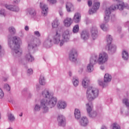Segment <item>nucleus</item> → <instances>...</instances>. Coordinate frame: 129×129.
Here are the masks:
<instances>
[{"instance_id":"obj_38","label":"nucleus","mask_w":129,"mask_h":129,"mask_svg":"<svg viewBox=\"0 0 129 129\" xmlns=\"http://www.w3.org/2000/svg\"><path fill=\"white\" fill-rule=\"evenodd\" d=\"M50 4H52V5L54 4H56L57 3L56 0H47Z\"/></svg>"},{"instance_id":"obj_7","label":"nucleus","mask_w":129,"mask_h":129,"mask_svg":"<svg viewBox=\"0 0 129 129\" xmlns=\"http://www.w3.org/2000/svg\"><path fill=\"white\" fill-rule=\"evenodd\" d=\"M107 46H106V50L108 51H115L116 50V46L115 45H112L111 44V42H112V38H111V35H108L107 36Z\"/></svg>"},{"instance_id":"obj_14","label":"nucleus","mask_w":129,"mask_h":129,"mask_svg":"<svg viewBox=\"0 0 129 129\" xmlns=\"http://www.w3.org/2000/svg\"><path fill=\"white\" fill-rule=\"evenodd\" d=\"M67 106V104L64 101H59L57 103V107L59 109H64Z\"/></svg>"},{"instance_id":"obj_10","label":"nucleus","mask_w":129,"mask_h":129,"mask_svg":"<svg viewBox=\"0 0 129 129\" xmlns=\"http://www.w3.org/2000/svg\"><path fill=\"white\" fill-rule=\"evenodd\" d=\"M77 57V52L75 49L71 50L69 54V59L71 61H76V57Z\"/></svg>"},{"instance_id":"obj_41","label":"nucleus","mask_w":129,"mask_h":129,"mask_svg":"<svg viewBox=\"0 0 129 129\" xmlns=\"http://www.w3.org/2000/svg\"><path fill=\"white\" fill-rule=\"evenodd\" d=\"M0 14L1 16H5V10H2L1 11H0Z\"/></svg>"},{"instance_id":"obj_45","label":"nucleus","mask_w":129,"mask_h":129,"mask_svg":"<svg viewBox=\"0 0 129 129\" xmlns=\"http://www.w3.org/2000/svg\"><path fill=\"white\" fill-rule=\"evenodd\" d=\"M25 31H29V26H25Z\"/></svg>"},{"instance_id":"obj_18","label":"nucleus","mask_w":129,"mask_h":129,"mask_svg":"<svg viewBox=\"0 0 129 129\" xmlns=\"http://www.w3.org/2000/svg\"><path fill=\"white\" fill-rule=\"evenodd\" d=\"M80 123L83 126H85V125H87L88 124V119H87L86 117H83L80 121Z\"/></svg>"},{"instance_id":"obj_49","label":"nucleus","mask_w":129,"mask_h":129,"mask_svg":"<svg viewBox=\"0 0 129 129\" xmlns=\"http://www.w3.org/2000/svg\"><path fill=\"white\" fill-rule=\"evenodd\" d=\"M20 2V0H17V1H15V3H19Z\"/></svg>"},{"instance_id":"obj_30","label":"nucleus","mask_w":129,"mask_h":129,"mask_svg":"<svg viewBox=\"0 0 129 129\" xmlns=\"http://www.w3.org/2000/svg\"><path fill=\"white\" fill-rule=\"evenodd\" d=\"M113 129H120V126L116 123L113 124Z\"/></svg>"},{"instance_id":"obj_1","label":"nucleus","mask_w":129,"mask_h":129,"mask_svg":"<svg viewBox=\"0 0 129 129\" xmlns=\"http://www.w3.org/2000/svg\"><path fill=\"white\" fill-rule=\"evenodd\" d=\"M42 96L45 97L43 100L41 102V107H43L44 109V112H48V106L49 107H54L57 103V99L54 98L52 95H50L49 91L47 90H45L42 92Z\"/></svg>"},{"instance_id":"obj_9","label":"nucleus","mask_w":129,"mask_h":129,"mask_svg":"<svg viewBox=\"0 0 129 129\" xmlns=\"http://www.w3.org/2000/svg\"><path fill=\"white\" fill-rule=\"evenodd\" d=\"M57 121L58 122V125H60V126H64L66 123L65 117L62 115H59L58 116Z\"/></svg>"},{"instance_id":"obj_27","label":"nucleus","mask_w":129,"mask_h":129,"mask_svg":"<svg viewBox=\"0 0 129 129\" xmlns=\"http://www.w3.org/2000/svg\"><path fill=\"white\" fill-rule=\"evenodd\" d=\"M78 31H79V26L77 25L74 27L73 32L74 33H78Z\"/></svg>"},{"instance_id":"obj_3","label":"nucleus","mask_w":129,"mask_h":129,"mask_svg":"<svg viewBox=\"0 0 129 129\" xmlns=\"http://www.w3.org/2000/svg\"><path fill=\"white\" fill-rule=\"evenodd\" d=\"M117 2V5L113 4L110 7L106 8L105 11L104 21L105 23H107L109 21V15L111 14V11H115V10H119L122 11L124 9V3L122 2H118L117 0H113Z\"/></svg>"},{"instance_id":"obj_33","label":"nucleus","mask_w":129,"mask_h":129,"mask_svg":"<svg viewBox=\"0 0 129 129\" xmlns=\"http://www.w3.org/2000/svg\"><path fill=\"white\" fill-rule=\"evenodd\" d=\"M123 103H124L126 106H129L128 100L127 99H124L123 100Z\"/></svg>"},{"instance_id":"obj_12","label":"nucleus","mask_w":129,"mask_h":129,"mask_svg":"<svg viewBox=\"0 0 129 129\" xmlns=\"http://www.w3.org/2000/svg\"><path fill=\"white\" fill-rule=\"evenodd\" d=\"M40 8L42 11V15H43V16H46L48 13V6L44 3H40Z\"/></svg>"},{"instance_id":"obj_28","label":"nucleus","mask_w":129,"mask_h":129,"mask_svg":"<svg viewBox=\"0 0 129 129\" xmlns=\"http://www.w3.org/2000/svg\"><path fill=\"white\" fill-rule=\"evenodd\" d=\"M58 20H54L52 23V26L53 28H57V27H58Z\"/></svg>"},{"instance_id":"obj_13","label":"nucleus","mask_w":129,"mask_h":129,"mask_svg":"<svg viewBox=\"0 0 129 129\" xmlns=\"http://www.w3.org/2000/svg\"><path fill=\"white\" fill-rule=\"evenodd\" d=\"M72 23H73V20L70 18H67L63 21V24L67 28L70 27L72 25Z\"/></svg>"},{"instance_id":"obj_51","label":"nucleus","mask_w":129,"mask_h":129,"mask_svg":"<svg viewBox=\"0 0 129 129\" xmlns=\"http://www.w3.org/2000/svg\"><path fill=\"white\" fill-rule=\"evenodd\" d=\"M78 2H80V1H81V0H78Z\"/></svg>"},{"instance_id":"obj_24","label":"nucleus","mask_w":129,"mask_h":129,"mask_svg":"<svg viewBox=\"0 0 129 129\" xmlns=\"http://www.w3.org/2000/svg\"><path fill=\"white\" fill-rule=\"evenodd\" d=\"M75 116L77 119H79V118H80V116H81L80 111L78 109H76L75 110Z\"/></svg>"},{"instance_id":"obj_2","label":"nucleus","mask_w":129,"mask_h":129,"mask_svg":"<svg viewBox=\"0 0 129 129\" xmlns=\"http://www.w3.org/2000/svg\"><path fill=\"white\" fill-rule=\"evenodd\" d=\"M108 60V55L106 53L102 52L99 54V57L97 56V55L94 54L90 60V63L87 67V69L88 72H92L93 71V65L98 63V64H103Z\"/></svg>"},{"instance_id":"obj_47","label":"nucleus","mask_w":129,"mask_h":129,"mask_svg":"<svg viewBox=\"0 0 129 129\" xmlns=\"http://www.w3.org/2000/svg\"><path fill=\"white\" fill-rule=\"evenodd\" d=\"M101 129H107L105 126H103Z\"/></svg>"},{"instance_id":"obj_22","label":"nucleus","mask_w":129,"mask_h":129,"mask_svg":"<svg viewBox=\"0 0 129 129\" xmlns=\"http://www.w3.org/2000/svg\"><path fill=\"white\" fill-rule=\"evenodd\" d=\"M104 82H109L111 81V76L108 74H106L104 78Z\"/></svg>"},{"instance_id":"obj_8","label":"nucleus","mask_w":129,"mask_h":129,"mask_svg":"<svg viewBox=\"0 0 129 129\" xmlns=\"http://www.w3.org/2000/svg\"><path fill=\"white\" fill-rule=\"evenodd\" d=\"M86 105L87 107V111L88 113L90 114V116H91L92 117H95V116L97 115V113H96V112H94L92 114H90V112L92 111V108L93 107L91 103L90 105H89V103L86 104Z\"/></svg>"},{"instance_id":"obj_26","label":"nucleus","mask_w":129,"mask_h":129,"mask_svg":"<svg viewBox=\"0 0 129 129\" xmlns=\"http://www.w3.org/2000/svg\"><path fill=\"white\" fill-rule=\"evenodd\" d=\"M39 83L41 84V85H44L45 84V79L43 76H40L39 79Z\"/></svg>"},{"instance_id":"obj_16","label":"nucleus","mask_w":129,"mask_h":129,"mask_svg":"<svg viewBox=\"0 0 129 129\" xmlns=\"http://www.w3.org/2000/svg\"><path fill=\"white\" fill-rule=\"evenodd\" d=\"M5 7L6 9L10 10V11H13V12H19V8L16 7V6H8L7 5H5Z\"/></svg>"},{"instance_id":"obj_36","label":"nucleus","mask_w":129,"mask_h":129,"mask_svg":"<svg viewBox=\"0 0 129 129\" xmlns=\"http://www.w3.org/2000/svg\"><path fill=\"white\" fill-rule=\"evenodd\" d=\"M4 95H5V94L3 91V90H2V89L0 88V98H3Z\"/></svg>"},{"instance_id":"obj_44","label":"nucleus","mask_w":129,"mask_h":129,"mask_svg":"<svg viewBox=\"0 0 129 129\" xmlns=\"http://www.w3.org/2000/svg\"><path fill=\"white\" fill-rule=\"evenodd\" d=\"M88 5L89 7H91V5H92V2L89 1L88 2Z\"/></svg>"},{"instance_id":"obj_39","label":"nucleus","mask_w":129,"mask_h":129,"mask_svg":"<svg viewBox=\"0 0 129 129\" xmlns=\"http://www.w3.org/2000/svg\"><path fill=\"white\" fill-rule=\"evenodd\" d=\"M40 108H41V107L38 106V105H36L35 107V110H36V111H38L40 110Z\"/></svg>"},{"instance_id":"obj_53","label":"nucleus","mask_w":129,"mask_h":129,"mask_svg":"<svg viewBox=\"0 0 129 129\" xmlns=\"http://www.w3.org/2000/svg\"><path fill=\"white\" fill-rule=\"evenodd\" d=\"M29 47H30V44L28 45Z\"/></svg>"},{"instance_id":"obj_46","label":"nucleus","mask_w":129,"mask_h":129,"mask_svg":"<svg viewBox=\"0 0 129 129\" xmlns=\"http://www.w3.org/2000/svg\"><path fill=\"white\" fill-rule=\"evenodd\" d=\"M59 15H60V16H63V12H62V11L61 10H60L59 11Z\"/></svg>"},{"instance_id":"obj_43","label":"nucleus","mask_w":129,"mask_h":129,"mask_svg":"<svg viewBox=\"0 0 129 129\" xmlns=\"http://www.w3.org/2000/svg\"><path fill=\"white\" fill-rule=\"evenodd\" d=\"M98 84H99V85H100L101 86H103V82H102V81L99 80L98 81Z\"/></svg>"},{"instance_id":"obj_37","label":"nucleus","mask_w":129,"mask_h":129,"mask_svg":"<svg viewBox=\"0 0 129 129\" xmlns=\"http://www.w3.org/2000/svg\"><path fill=\"white\" fill-rule=\"evenodd\" d=\"M5 88L7 89L8 91H10L11 90V87H10V86L8 84H5Z\"/></svg>"},{"instance_id":"obj_32","label":"nucleus","mask_w":129,"mask_h":129,"mask_svg":"<svg viewBox=\"0 0 129 129\" xmlns=\"http://www.w3.org/2000/svg\"><path fill=\"white\" fill-rule=\"evenodd\" d=\"M73 84L74 85V86H78V84L79 83V82L78 81V80L77 79L75 80L74 79H73Z\"/></svg>"},{"instance_id":"obj_6","label":"nucleus","mask_w":129,"mask_h":129,"mask_svg":"<svg viewBox=\"0 0 129 129\" xmlns=\"http://www.w3.org/2000/svg\"><path fill=\"white\" fill-rule=\"evenodd\" d=\"M22 43V41L20 38H17V37H13V46L14 48H12L13 52H15L16 54H19L21 55L22 54V51L20 49V45Z\"/></svg>"},{"instance_id":"obj_54","label":"nucleus","mask_w":129,"mask_h":129,"mask_svg":"<svg viewBox=\"0 0 129 129\" xmlns=\"http://www.w3.org/2000/svg\"><path fill=\"white\" fill-rule=\"evenodd\" d=\"M52 42V41L50 40V43Z\"/></svg>"},{"instance_id":"obj_40","label":"nucleus","mask_w":129,"mask_h":129,"mask_svg":"<svg viewBox=\"0 0 129 129\" xmlns=\"http://www.w3.org/2000/svg\"><path fill=\"white\" fill-rule=\"evenodd\" d=\"M34 34L37 37H40V36H41V35L40 34V32H39V31H35Z\"/></svg>"},{"instance_id":"obj_19","label":"nucleus","mask_w":129,"mask_h":129,"mask_svg":"<svg viewBox=\"0 0 129 129\" xmlns=\"http://www.w3.org/2000/svg\"><path fill=\"white\" fill-rule=\"evenodd\" d=\"M89 79L88 78H85L82 81V85L83 87L86 88L88 87V84H89Z\"/></svg>"},{"instance_id":"obj_29","label":"nucleus","mask_w":129,"mask_h":129,"mask_svg":"<svg viewBox=\"0 0 129 129\" xmlns=\"http://www.w3.org/2000/svg\"><path fill=\"white\" fill-rule=\"evenodd\" d=\"M9 31L11 34H15V33H16V29H15V28L14 27H10L9 28Z\"/></svg>"},{"instance_id":"obj_50","label":"nucleus","mask_w":129,"mask_h":129,"mask_svg":"<svg viewBox=\"0 0 129 129\" xmlns=\"http://www.w3.org/2000/svg\"><path fill=\"white\" fill-rule=\"evenodd\" d=\"M69 75H70V76H71V75H72L71 72H69Z\"/></svg>"},{"instance_id":"obj_4","label":"nucleus","mask_w":129,"mask_h":129,"mask_svg":"<svg viewBox=\"0 0 129 129\" xmlns=\"http://www.w3.org/2000/svg\"><path fill=\"white\" fill-rule=\"evenodd\" d=\"M69 31H64L61 37L60 31H57L55 32V35L53 36V44H58L60 43V46H63L64 42H67L69 40Z\"/></svg>"},{"instance_id":"obj_42","label":"nucleus","mask_w":129,"mask_h":129,"mask_svg":"<svg viewBox=\"0 0 129 129\" xmlns=\"http://www.w3.org/2000/svg\"><path fill=\"white\" fill-rule=\"evenodd\" d=\"M27 73H28V74H33V70L28 69L27 71Z\"/></svg>"},{"instance_id":"obj_35","label":"nucleus","mask_w":129,"mask_h":129,"mask_svg":"<svg viewBox=\"0 0 129 129\" xmlns=\"http://www.w3.org/2000/svg\"><path fill=\"white\" fill-rule=\"evenodd\" d=\"M29 14L30 15H32L34 16V15H36V11H35V10L33 9H31L29 10Z\"/></svg>"},{"instance_id":"obj_31","label":"nucleus","mask_w":129,"mask_h":129,"mask_svg":"<svg viewBox=\"0 0 129 129\" xmlns=\"http://www.w3.org/2000/svg\"><path fill=\"white\" fill-rule=\"evenodd\" d=\"M8 117L10 121H14L15 120V117L12 114H9Z\"/></svg>"},{"instance_id":"obj_48","label":"nucleus","mask_w":129,"mask_h":129,"mask_svg":"<svg viewBox=\"0 0 129 129\" xmlns=\"http://www.w3.org/2000/svg\"><path fill=\"white\" fill-rule=\"evenodd\" d=\"M101 69H102V70H103V69H104V67H101Z\"/></svg>"},{"instance_id":"obj_21","label":"nucleus","mask_w":129,"mask_h":129,"mask_svg":"<svg viewBox=\"0 0 129 129\" xmlns=\"http://www.w3.org/2000/svg\"><path fill=\"white\" fill-rule=\"evenodd\" d=\"M25 58L26 61H28V62H33V61L35 60L34 57H33L30 53L26 55Z\"/></svg>"},{"instance_id":"obj_34","label":"nucleus","mask_w":129,"mask_h":129,"mask_svg":"<svg viewBox=\"0 0 129 129\" xmlns=\"http://www.w3.org/2000/svg\"><path fill=\"white\" fill-rule=\"evenodd\" d=\"M101 28L103 31H107V27L105 26L104 24H102L100 26Z\"/></svg>"},{"instance_id":"obj_20","label":"nucleus","mask_w":129,"mask_h":129,"mask_svg":"<svg viewBox=\"0 0 129 129\" xmlns=\"http://www.w3.org/2000/svg\"><path fill=\"white\" fill-rule=\"evenodd\" d=\"M81 37L83 40H87L89 38L88 32L86 31H83L81 34Z\"/></svg>"},{"instance_id":"obj_23","label":"nucleus","mask_w":129,"mask_h":129,"mask_svg":"<svg viewBox=\"0 0 129 129\" xmlns=\"http://www.w3.org/2000/svg\"><path fill=\"white\" fill-rule=\"evenodd\" d=\"M66 7L67 11L69 13H70V12H71L72 9H73V5H72V4L69 2L67 3Z\"/></svg>"},{"instance_id":"obj_15","label":"nucleus","mask_w":129,"mask_h":129,"mask_svg":"<svg viewBox=\"0 0 129 129\" xmlns=\"http://www.w3.org/2000/svg\"><path fill=\"white\" fill-rule=\"evenodd\" d=\"M81 20V15L79 13H76L73 18V21L75 23H79Z\"/></svg>"},{"instance_id":"obj_52","label":"nucleus","mask_w":129,"mask_h":129,"mask_svg":"<svg viewBox=\"0 0 129 129\" xmlns=\"http://www.w3.org/2000/svg\"><path fill=\"white\" fill-rule=\"evenodd\" d=\"M22 114H21V115H20V116H22Z\"/></svg>"},{"instance_id":"obj_11","label":"nucleus","mask_w":129,"mask_h":129,"mask_svg":"<svg viewBox=\"0 0 129 129\" xmlns=\"http://www.w3.org/2000/svg\"><path fill=\"white\" fill-rule=\"evenodd\" d=\"M100 6V3H99V2H95L93 4L92 10H90L89 11L90 15L95 13V12H96V11L99 9Z\"/></svg>"},{"instance_id":"obj_17","label":"nucleus","mask_w":129,"mask_h":129,"mask_svg":"<svg viewBox=\"0 0 129 129\" xmlns=\"http://www.w3.org/2000/svg\"><path fill=\"white\" fill-rule=\"evenodd\" d=\"M91 33H92V37L94 40V38L97 37V30L95 27H92L91 28Z\"/></svg>"},{"instance_id":"obj_25","label":"nucleus","mask_w":129,"mask_h":129,"mask_svg":"<svg viewBox=\"0 0 129 129\" xmlns=\"http://www.w3.org/2000/svg\"><path fill=\"white\" fill-rule=\"evenodd\" d=\"M122 56L124 60H127L128 59V53L125 50H124L122 52Z\"/></svg>"},{"instance_id":"obj_5","label":"nucleus","mask_w":129,"mask_h":129,"mask_svg":"<svg viewBox=\"0 0 129 129\" xmlns=\"http://www.w3.org/2000/svg\"><path fill=\"white\" fill-rule=\"evenodd\" d=\"M99 91L95 88L89 87L88 88L86 92V97L89 102L93 101L98 96Z\"/></svg>"}]
</instances>
